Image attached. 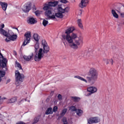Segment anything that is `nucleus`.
I'll return each instance as SVG.
<instances>
[{"label": "nucleus", "instance_id": "obj_1", "mask_svg": "<svg viewBox=\"0 0 124 124\" xmlns=\"http://www.w3.org/2000/svg\"><path fill=\"white\" fill-rule=\"evenodd\" d=\"M75 30V29L73 27H69L65 31L66 35H63L62 37L64 40L67 41L71 48L77 49L84 44V38L82 36L78 37L77 34L74 33L70 35V33Z\"/></svg>", "mask_w": 124, "mask_h": 124}, {"label": "nucleus", "instance_id": "obj_2", "mask_svg": "<svg viewBox=\"0 0 124 124\" xmlns=\"http://www.w3.org/2000/svg\"><path fill=\"white\" fill-rule=\"evenodd\" d=\"M88 75L91 77H87V79L79 76H76L74 77V78H77L78 80H80V81L85 82V83H88V82L92 83V82H93L96 81L98 74L97 73V71L94 68H91L89 70Z\"/></svg>", "mask_w": 124, "mask_h": 124}, {"label": "nucleus", "instance_id": "obj_3", "mask_svg": "<svg viewBox=\"0 0 124 124\" xmlns=\"http://www.w3.org/2000/svg\"><path fill=\"white\" fill-rule=\"evenodd\" d=\"M59 1H54L53 2H49L48 4H45L44 5V10H45V15L46 16V19L50 20V19H56V16L53 15H52V13L53 12V7L57 6ZM52 15V16H51Z\"/></svg>", "mask_w": 124, "mask_h": 124}, {"label": "nucleus", "instance_id": "obj_4", "mask_svg": "<svg viewBox=\"0 0 124 124\" xmlns=\"http://www.w3.org/2000/svg\"><path fill=\"white\" fill-rule=\"evenodd\" d=\"M42 44L43 45V49L40 48L38 54H36L34 58L35 62H39V61L41 60V58L44 57V53L47 54V53L50 51V48L49 47V46H48L45 40H43L42 41Z\"/></svg>", "mask_w": 124, "mask_h": 124}, {"label": "nucleus", "instance_id": "obj_5", "mask_svg": "<svg viewBox=\"0 0 124 124\" xmlns=\"http://www.w3.org/2000/svg\"><path fill=\"white\" fill-rule=\"evenodd\" d=\"M15 77H16V84L18 86L20 85L22 82H23V79L25 78L24 74L20 73L19 71L16 70L15 71Z\"/></svg>", "mask_w": 124, "mask_h": 124}, {"label": "nucleus", "instance_id": "obj_6", "mask_svg": "<svg viewBox=\"0 0 124 124\" xmlns=\"http://www.w3.org/2000/svg\"><path fill=\"white\" fill-rule=\"evenodd\" d=\"M59 11H60L61 13H57L55 14L56 17H57V18H62L63 17V16L62 15V13H65V12H68L69 11V8L66 7L65 9H62V7H59L58 8Z\"/></svg>", "mask_w": 124, "mask_h": 124}, {"label": "nucleus", "instance_id": "obj_7", "mask_svg": "<svg viewBox=\"0 0 124 124\" xmlns=\"http://www.w3.org/2000/svg\"><path fill=\"white\" fill-rule=\"evenodd\" d=\"M97 92V88L95 87H90L87 88V92H86L85 95L86 96H90V95H92L93 93H96Z\"/></svg>", "mask_w": 124, "mask_h": 124}, {"label": "nucleus", "instance_id": "obj_8", "mask_svg": "<svg viewBox=\"0 0 124 124\" xmlns=\"http://www.w3.org/2000/svg\"><path fill=\"white\" fill-rule=\"evenodd\" d=\"M24 36H25L26 39L23 43V46H26L30 42V40H31V32L25 33Z\"/></svg>", "mask_w": 124, "mask_h": 124}, {"label": "nucleus", "instance_id": "obj_9", "mask_svg": "<svg viewBox=\"0 0 124 124\" xmlns=\"http://www.w3.org/2000/svg\"><path fill=\"white\" fill-rule=\"evenodd\" d=\"M31 3L30 2H27L26 4H24L22 7V10L25 13L29 12L31 9Z\"/></svg>", "mask_w": 124, "mask_h": 124}, {"label": "nucleus", "instance_id": "obj_10", "mask_svg": "<svg viewBox=\"0 0 124 124\" xmlns=\"http://www.w3.org/2000/svg\"><path fill=\"white\" fill-rule=\"evenodd\" d=\"M6 37H8V39L6 38L5 39V41H6V42H9L10 40L14 41L17 39V35L14 34L13 35H11V36H9V35L8 34V36H6Z\"/></svg>", "mask_w": 124, "mask_h": 124}, {"label": "nucleus", "instance_id": "obj_11", "mask_svg": "<svg viewBox=\"0 0 124 124\" xmlns=\"http://www.w3.org/2000/svg\"><path fill=\"white\" fill-rule=\"evenodd\" d=\"M88 3H89V0H81L79 6L81 8H84V7H86L88 5Z\"/></svg>", "mask_w": 124, "mask_h": 124}, {"label": "nucleus", "instance_id": "obj_12", "mask_svg": "<svg viewBox=\"0 0 124 124\" xmlns=\"http://www.w3.org/2000/svg\"><path fill=\"white\" fill-rule=\"evenodd\" d=\"M0 5L1 6L2 9L4 11H6V9H7V6L8 5L7 4V3L0 1Z\"/></svg>", "mask_w": 124, "mask_h": 124}, {"label": "nucleus", "instance_id": "obj_13", "mask_svg": "<svg viewBox=\"0 0 124 124\" xmlns=\"http://www.w3.org/2000/svg\"><path fill=\"white\" fill-rule=\"evenodd\" d=\"M33 57V53H31V54L29 56L24 55L23 59L24 60H25V61L29 62V61H31V60L32 59Z\"/></svg>", "mask_w": 124, "mask_h": 124}, {"label": "nucleus", "instance_id": "obj_14", "mask_svg": "<svg viewBox=\"0 0 124 124\" xmlns=\"http://www.w3.org/2000/svg\"><path fill=\"white\" fill-rule=\"evenodd\" d=\"M28 24H30V25H33L36 23V20L34 19L33 17H30L29 18V20H28Z\"/></svg>", "mask_w": 124, "mask_h": 124}, {"label": "nucleus", "instance_id": "obj_15", "mask_svg": "<svg viewBox=\"0 0 124 124\" xmlns=\"http://www.w3.org/2000/svg\"><path fill=\"white\" fill-rule=\"evenodd\" d=\"M104 62H105L107 63V64H109V63H110L111 65H113V63H114V61H113V59H105L103 60Z\"/></svg>", "mask_w": 124, "mask_h": 124}, {"label": "nucleus", "instance_id": "obj_16", "mask_svg": "<svg viewBox=\"0 0 124 124\" xmlns=\"http://www.w3.org/2000/svg\"><path fill=\"white\" fill-rule=\"evenodd\" d=\"M17 101V97H14L8 100V103H15Z\"/></svg>", "mask_w": 124, "mask_h": 124}, {"label": "nucleus", "instance_id": "obj_17", "mask_svg": "<svg viewBox=\"0 0 124 124\" xmlns=\"http://www.w3.org/2000/svg\"><path fill=\"white\" fill-rule=\"evenodd\" d=\"M0 33L3 35H4V36H8V33L7 31L1 28H0Z\"/></svg>", "mask_w": 124, "mask_h": 124}, {"label": "nucleus", "instance_id": "obj_18", "mask_svg": "<svg viewBox=\"0 0 124 124\" xmlns=\"http://www.w3.org/2000/svg\"><path fill=\"white\" fill-rule=\"evenodd\" d=\"M53 113V108H49L46 111V115H51Z\"/></svg>", "mask_w": 124, "mask_h": 124}, {"label": "nucleus", "instance_id": "obj_19", "mask_svg": "<svg viewBox=\"0 0 124 124\" xmlns=\"http://www.w3.org/2000/svg\"><path fill=\"white\" fill-rule=\"evenodd\" d=\"M92 119L94 124H97V123H99V122H100V119H99L97 117H92Z\"/></svg>", "mask_w": 124, "mask_h": 124}, {"label": "nucleus", "instance_id": "obj_20", "mask_svg": "<svg viewBox=\"0 0 124 124\" xmlns=\"http://www.w3.org/2000/svg\"><path fill=\"white\" fill-rule=\"evenodd\" d=\"M76 112L77 113L78 116L80 117V116H82V114H83V110L80 109H77V110H76Z\"/></svg>", "mask_w": 124, "mask_h": 124}, {"label": "nucleus", "instance_id": "obj_21", "mask_svg": "<svg viewBox=\"0 0 124 124\" xmlns=\"http://www.w3.org/2000/svg\"><path fill=\"white\" fill-rule=\"evenodd\" d=\"M111 13L113 17H114V18H116V19H118V18H119V15H118V14H117V13L116 12V11L114 10H112Z\"/></svg>", "mask_w": 124, "mask_h": 124}, {"label": "nucleus", "instance_id": "obj_22", "mask_svg": "<svg viewBox=\"0 0 124 124\" xmlns=\"http://www.w3.org/2000/svg\"><path fill=\"white\" fill-rule=\"evenodd\" d=\"M78 24L80 29H83V24H82V20L81 19H78Z\"/></svg>", "mask_w": 124, "mask_h": 124}, {"label": "nucleus", "instance_id": "obj_23", "mask_svg": "<svg viewBox=\"0 0 124 124\" xmlns=\"http://www.w3.org/2000/svg\"><path fill=\"white\" fill-rule=\"evenodd\" d=\"M69 110L72 112H76V110H77V108H76V107L74 106H72L69 107Z\"/></svg>", "mask_w": 124, "mask_h": 124}, {"label": "nucleus", "instance_id": "obj_24", "mask_svg": "<svg viewBox=\"0 0 124 124\" xmlns=\"http://www.w3.org/2000/svg\"><path fill=\"white\" fill-rule=\"evenodd\" d=\"M33 38L34 40H35V41L38 42L39 40V36H38V34H37V33H34L33 35Z\"/></svg>", "mask_w": 124, "mask_h": 124}, {"label": "nucleus", "instance_id": "obj_25", "mask_svg": "<svg viewBox=\"0 0 124 124\" xmlns=\"http://www.w3.org/2000/svg\"><path fill=\"white\" fill-rule=\"evenodd\" d=\"M5 72L0 70V82L1 81V77H4Z\"/></svg>", "mask_w": 124, "mask_h": 124}, {"label": "nucleus", "instance_id": "obj_26", "mask_svg": "<svg viewBox=\"0 0 124 124\" xmlns=\"http://www.w3.org/2000/svg\"><path fill=\"white\" fill-rule=\"evenodd\" d=\"M71 98L75 102H78V101H80V98L78 97H72Z\"/></svg>", "mask_w": 124, "mask_h": 124}, {"label": "nucleus", "instance_id": "obj_27", "mask_svg": "<svg viewBox=\"0 0 124 124\" xmlns=\"http://www.w3.org/2000/svg\"><path fill=\"white\" fill-rule=\"evenodd\" d=\"M2 62L3 67H5V66H6V62H7V60H6V59H3L2 60Z\"/></svg>", "mask_w": 124, "mask_h": 124}, {"label": "nucleus", "instance_id": "obj_28", "mask_svg": "<svg viewBox=\"0 0 124 124\" xmlns=\"http://www.w3.org/2000/svg\"><path fill=\"white\" fill-rule=\"evenodd\" d=\"M35 14L36 16H37V17H39V16H40L41 14H42V11L38 10L35 12Z\"/></svg>", "mask_w": 124, "mask_h": 124}, {"label": "nucleus", "instance_id": "obj_29", "mask_svg": "<svg viewBox=\"0 0 124 124\" xmlns=\"http://www.w3.org/2000/svg\"><path fill=\"white\" fill-rule=\"evenodd\" d=\"M93 117H91L87 120V123L89 124H94L93 121Z\"/></svg>", "mask_w": 124, "mask_h": 124}, {"label": "nucleus", "instance_id": "obj_30", "mask_svg": "<svg viewBox=\"0 0 124 124\" xmlns=\"http://www.w3.org/2000/svg\"><path fill=\"white\" fill-rule=\"evenodd\" d=\"M67 112V108H64L62 112L61 115L62 116H64L65 114H66V112Z\"/></svg>", "mask_w": 124, "mask_h": 124}, {"label": "nucleus", "instance_id": "obj_31", "mask_svg": "<svg viewBox=\"0 0 124 124\" xmlns=\"http://www.w3.org/2000/svg\"><path fill=\"white\" fill-rule=\"evenodd\" d=\"M35 52H36V50L39 49V43L36 42L35 45Z\"/></svg>", "mask_w": 124, "mask_h": 124}, {"label": "nucleus", "instance_id": "obj_32", "mask_svg": "<svg viewBox=\"0 0 124 124\" xmlns=\"http://www.w3.org/2000/svg\"><path fill=\"white\" fill-rule=\"evenodd\" d=\"M48 24V21L44 19L43 22V25L44 27H46Z\"/></svg>", "mask_w": 124, "mask_h": 124}, {"label": "nucleus", "instance_id": "obj_33", "mask_svg": "<svg viewBox=\"0 0 124 124\" xmlns=\"http://www.w3.org/2000/svg\"><path fill=\"white\" fill-rule=\"evenodd\" d=\"M27 101V99H22L21 100L18 101V104H21V103H23L24 101Z\"/></svg>", "mask_w": 124, "mask_h": 124}, {"label": "nucleus", "instance_id": "obj_34", "mask_svg": "<svg viewBox=\"0 0 124 124\" xmlns=\"http://www.w3.org/2000/svg\"><path fill=\"white\" fill-rule=\"evenodd\" d=\"M8 34L9 36H10L11 35H13V34H14V33L13 32H12V31L9 30Z\"/></svg>", "mask_w": 124, "mask_h": 124}, {"label": "nucleus", "instance_id": "obj_35", "mask_svg": "<svg viewBox=\"0 0 124 124\" xmlns=\"http://www.w3.org/2000/svg\"><path fill=\"white\" fill-rule=\"evenodd\" d=\"M62 122L63 124H67V120H66V118L63 117L62 118Z\"/></svg>", "mask_w": 124, "mask_h": 124}, {"label": "nucleus", "instance_id": "obj_36", "mask_svg": "<svg viewBox=\"0 0 124 124\" xmlns=\"http://www.w3.org/2000/svg\"><path fill=\"white\" fill-rule=\"evenodd\" d=\"M16 66H17L19 69H22V66H21V64H20L19 62H16Z\"/></svg>", "mask_w": 124, "mask_h": 124}, {"label": "nucleus", "instance_id": "obj_37", "mask_svg": "<svg viewBox=\"0 0 124 124\" xmlns=\"http://www.w3.org/2000/svg\"><path fill=\"white\" fill-rule=\"evenodd\" d=\"M58 98L59 100H62V96L61 95V94H58Z\"/></svg>", "mask_w": 124, "mask_h": 124}, {"label": "nucleus", "instance_id": "obj_38", "mask_svg": "<svg viewBox=\"0 0 124 124\" xmlns=\"http://www.w3.org/2000/svg\"><path fill=\"white\" fill-rule=\"evenodd\" d=\"M52 111H53V112H57V111H58V107L55 106L53 108V109Z\"/></svg>", "mask_w": 124, "mask_h": 124}, {"label": "nucleus", "instance_id": "obj_39", "mask_svg": "<svg viewBox=\"0 0 124 124\" xmlns=\"http://www.w3.org/2000/svg\"><path fill=\"white\" fill-rule=\"evenodd\" d=\"M61 2L62 3H67V0H61Z\"/></svg>", "mask_w": 124, "mask_h": 124}, {"label": "nucleus", "instance_id": "obj_40", "mask_svg": "<svg viewBox=\"0 0 124 124\" xmlns=\"http://www.w3.org/2000/svg\"><path fill=\"white\" fill-rule=\"evenodd\" d=\"M5 122L4 121L0 120V124H6Z\"/></svg>", "mask_w": 124, "mask_h": 124}, {"label": "nucleus", "instance_id": "obj_41", "mask_svg": "<svg viewBox=\"0 0 124 124\" xmlns=\"http://www.w3.org/2000/svg\"><path fill=\"white\" fill-rule=\"evenodd\" d=\"M0 29H3V28H4V24H0Z\"/></svg>", "mask_w": 124, "mask_h": 124}, {"label": "nucleus", "instance_id": "obj_42", "mask_svg": "<svg viewBox=\"0 0 124 124\" xmlns=\"http://www.w3.org/2000/svg\"><path fill=\"white\" fill-rule=\"evenodd\" d=\"M3 103V100L0 98V104H2Z\"/></svg>", "mask_w": 124, "mask_h": 124}, {"label": "nucleus", "instance_id": "obj_43", "mask_svg": "<svg viewBox=\"0 0 124 124\" xmlns=\"http://www.w3.org/2000/svg\"><path fill=\"white\" fill-rule=\"evenodd\" d=\"M16 124H25L24 122L21 121V122H18Z\"/></svg>", "mask_w": 124, "mask_h": 124}, {"label": "nucleus", "instance_id": "obj_44", "mask_svg": "<svg viewBox=\"0 0 124 124\" xmlns=\"http://www.w3.org/2000/svg\"><path fill=\"white\" fill-rule=\"evenodd\" d=\"M121 16L124 18V13H122L121 14Z\"/></svg>", "mask_w": 124, "mask_h": 124}, {"label": "nucleus", "instance_id": "obj_45", "mask_svg": "<svg viewBox=\"0 0 124 124\" xmlns=\"http://www.w3.org/2000/svg\"><path fill=\"white\" fill-rule=\"evenodd\" d=\"M16 30H17V31H19V30H18V28H16Z\"/></svg>", "mask_w": 124, "mask_h": 124}, {"label": "nucleus", "instance_id": "obj_46", "mask_svg": "<svg viewBox=\"0 0 124 124\" xmlns=\"http://www.w3.org/2000/svg\"><path fill=\"white\" fill-rule=\"evenodd\" d=\"M8 82H10V79H8Z\"/></svg>", "mask_w": 124, "mask_h": 124}, {"label": "nucleus", "instance_id": "obj_47", "mask_svg": "<svg viewBox=\"0 0 124 124\" xmlns=\"http://www.w3.org/2000/svg\"><path fill=\"white\" fill-rule=\"evenodd\" d=\"M1 114H0V118H1Z\"/></svg>", "mask_w": 124, "mask_h": 124}, {"label": "nucleus", "instance_id": "obj_48", "mask_svg": "<svg viewBox=\"0 0 124 124\" xmlns=\"http://www.w3.org/2000/svg\"><path fill=\"white\" fill-rule=\"evenodd\" d=\"M63 43H64V45L65 46V42H63Z\"/></svg>", "mask_w": 124, "mask_h": 124}, {"label": "nucleus", "instance_id": "obj_49", "mask_svg": "<svg viewBox=\"0 0 124 124\" xmlns=\"http://www.w3.org/2000/svg\"><path fill=\"white\" fill-rule=\"evenodd\" d=\"M80 13H82V10L80 11Z\"/></svg>", "mask_w": 124, "mask_h": 124}, {"label": "nucleus", "instance_id": "obj_50", "mask_svg": "<svg viewBox=\"0 0 124 124\" xmlns=\"http://www.w3.org/2000/svg\"><path fill=\"white\" fill-rule=\"evenodd\" d=\"M22 46H23V44H22Z\"/></svg>", "mask_w": 124, "mask_h": 124}]
</instances>
